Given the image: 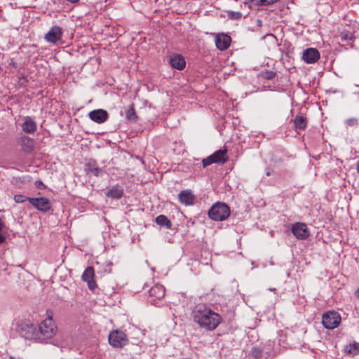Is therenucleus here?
Masks as SVG:
<instances>
[{"label": "nucleus", "instance_id": "f257e3e1", "mask_svg": "<svg viewBox=\"0 0 359 359\" xmlns=\"http://www.w3.org/2000/svg\"><path fill=\"white\" fill-rule=\"evenodd\" d=\"M195 323L206 331H213L222 323V316L204 304L194 307L191 313Z\"/></svg>", "mask_w": 359, "mask_h": 359}, {"label": "nucleus", "instance_id": "f03ea898", "mask_svg": "<svg viewBox=\"0 0 359 359\" xmlns=\"http://www.w3.org/2000/svg\"><path fill=\"white\" fill-rule=\"evenodd\" d=\"M47 318L44 319L38 327L40 337L44 339L52 337L56 332V325L53 320V312L46 311Z\"/></svg>", "mask_w": 359, "mask_h": 359}, {"label": "nucleus", "instance_id": "7ed1b4c3", "mask_svg": "<svg viewBox=\"0 0 359 359\" xmlns=\"http://www.w3.org/2000/svg\"><path fill=\"white\" fill-rule=\"evenodd\" d=\"M18 332L20 335L29 340L42 342L43 339L40 337L38 327L29 323H22L18 326Z\"/></svg>", "mask_w": 359, "mask_h": 359}, {"label": "nucleus", "instance_id": "20e7f679", "mask_svg": "<svg viewBox=\"0 0 359 359\" xmlns=\"http://www.w3.org/2000/svg\"><path fill=\"white\" fill-rule=\"evenodd\" d=\"M229 207L224 203H216L208 211L209 217L215 221H223L229 217Z\"/></svg>", "mask_w": 359, "mask_h": 359}, {"label": "nucleus", "instance_id": "39448f33", "mask_svg": "<svg viewBox=\"0 0 359 359\" xmlns=\"http://www.w3.org/2000/svg\"><path fill=\"white\" fill-rule=\"evenodd\" d=\"M341 318L339 313L332 311L324 313L322 317V324L324 327L328 330H333L338 327L341 323Z\"/></svg>", "mask_w": 359, "mask_h": 359}, {"label": "nucleus", "instance_id": "423d86ee", "mask_svg": "<svg viewBox=\"0 0 359 359\" xmlns=\"http://www.w3.org/2000/svg\"><path fill=\"white\" fill-rule=\"evenodd\" d=\"M150 299L149 302L155 306H161V299L165 296V289L162 285L156 284L154 285L149 291Z\"/></svg>", "mask_w": 359, "mask_h": 359}, {"label": "nucleus", "instance_id": "0eeeda50", "mask_svg": "<svg viewBox=\"0 0 359 359\" xmlns=\"http://www.w3.org/2000/svg\"><path fill=\"white\" fill-rule=\"evenodd\" d=\"M109 343L114 347L121 348L128 344V339L126 334L119 330H113L108 337Z\"/></svg>", "mask_w": 359, "mask_h": 359}, {"label": "nucleus", "instance_id": "6e6552de", "mask_svg": "<svg viewBox=\"0 0 359 359\" xmlns=\"http://www.w3.org/2000/svg\"><path fill=\"white\" fill-rule=\"evenodd\" d=\"M29 203L38 210L46 212L51 209V203L46 197H32Z\"/></svg>", "mask_w": 359, "mask_h": 359}, {"label": "nucleus", "instance_id": "1a4fd4ad", "mask_svg": "<svg viewBox=\"0 0 359 359\" xmlns=\"http://www.w3.org/2000/svg\"><path fill=\"white\" fill-rule=\"evenodd\" d=\"M293 235L299 240L306 239L309 236V231L304 223L296 222L291 229Z\"/></svg>", "mask_w": 359, "mask_h": 359}, {"label": "nucleus", "instance_id": "9d476101", "mask_svg": "<svg viewBox=\"0 0 359 359\" xmlns=\"http://www.w3.org/2000/svg\"><path fill=\"white\" fill-rule=\"evenodd\" d=\"M62 32L59 26H53L46 34L44 39L46 41L51 43H55L62 38Z\"/></svg>", "mask_w": 359, "mask_h": 359}, {"label": "nucleus", "instance_id": "9b49d317", "mask_svg": "<svg viewBox=\"0 0 359 359\" xmlns=\"http://www.w3.org/2000/svg\"><path fill=\"white\" fill-rule=\"evenodd\" d=\"M302 60L307 64H313L320 58V53L316 48H309L303 51Z\"/></svg>", "mask_w": 359, "mask_h": 359}, {"label": "nucleus", "instance_id": "f8f14e48", "mask_svg": "<svg viewBox=\"0 0 359 359\" xmlns=\"http://www.w3.org/2000/svg\"><path fill=\"white\" fill-rule=\"evenodd\" d=\"M94 269L92 266H88L82 274V280L87 283L88 287L90 290H93L96 287V283L94 280Z\"/></svg>", "mask_w": 359, "mask_h": 359}, {"label": "nucleus", "instance_id": "ddd939ff", "mask_svg": "<svg viewBox=\"0 0 359 359\" xmlns=\"http://www.w3.org/2000/svg\"><path fill=\"white\" fill-rule=\"evenodd\" d=\"M88 116L92 121L100 124L107 120L108 113L104 109H99L91 111Z\"/></svg>", "mask_w": 359, "mask_h": 359}, {"label": "nucleus", "instance_id": "4468645a", "mask_svg": "<svg viewBox=\"0 0 359 359\" xmlns=\"http://www.w3.org/2000/svg\"><path fill=\"white\" fill-rule=\"evenodd\" d=\"M85 170L87 173H90L94 176H100L102 172V168L97 165V162L94 159H89L85 165Z\"/></svg>", "mask_w": 359, "mask_h": 359}, {"label": "nucleus", "instance_id": "2eb2a0df", "mask_svg": "<svg viewBox=\"0 0 359 359\" xmlns=\"http://www.w3.org/2000/svg\"><path fill=\"white\" fill-rule=\"evenodd\" d=\"M231 43V38L226 34H218L215 38V45L221 50L226 49Z\"/></svg>", "mask_w": 359, "mask_h": 359}, {"label": "nucleus", "instance_id": "dca6fc26", "mask_svg": "<svg viewBox=\"0 0 359 359\" xmlns=\"http://www.w3.org/2000/svg\"><path fill=\"white\" fill-rule=\"evenodd\" d=\"M124 191L123 187L119 184H116L109 188L105 195L108 198L113 199H120L123 195Z\"/></svg>", "mask_w": 359, "mask_h": 359}, {"label": "nucleus", "instance_id": "f3484780", "mask_svg": "<svg viewBox=\"0 0 359 359\" xmlns=\"http://www.w3.org/2000/svg\"><path fill=\"white\" fill-rule=\"evenodd\" d=\"M179 201L185 205H190L194 203V196L191 190H183L178 195Z\"/></svg>", "mask_w": 359, "mask_h": 359}, {"label": "nucleus", "instance_id": "a211bd4d", "mask_svg": "<svg viewBox=\"0 0 359 359\" xmlns=\"http://www.w3.org/2000/svg\"><path fill=\"white\" fill-rule=\"evenodd\" d=\"M169 62L173 68L178 70H182L186 65L184 58L180 55H174L170 57Z\"/></svg>", "mask_w": 359, "mask_h": 359}, {"label": "nucleus", "instance_id": "6ab92c4d", "mask_svg": "<svg viewBox=\"0 0 359 359\" xmlns=\"http://www.w3.org/2000/svg\"><path fill=\"white\" fill-rule=\"evenodd\" d=\"M22 129L27 134L34 133L36 130V123L34 120L28 117L22 123Z\"/></svg>", "mask_w": 359, "mask_h": 359}, {"label": "nucleus", "instance_id": "aec40b11", "mask_svg": "<svg viewBox=\"0 0 359 359\" xmlns=\"http://www.w3.org/2000/svg\"><path fill=\"white\" fill-rule=\"evenodd\" d=\"M21 147L25 152L29 153L32 151L34 148L33 140L29 137L22 138L21 140Z\"/></svg>", "mask_w": 359, "mask_h": 359}, {"label": "nucleus", "instance_id": "412c9836", "mask_svg": "<svg viewBox=\"0 0 359 359\" xmlns=\"http://www.w3.org/2000/svg\"><path fill=\"white\" fill-rule=\"evenodd\" d=\"M293 123L296 130H304L307 125L306 118L302 115H297L293 120Z\"/></svg>", "mask_w": 359, "mask_h": 359}, {"label": "nucleus", "instance_id": "4be33fe9", "mask_svg": "<svg viewBox=\"0 0 359 359\" xmlns=\"http://www.w3.org/2000/svg\"><path fill=\"white\" fill-rule=\"evenodd\" d=\"M215 163H224L226 161V151L225 149H219L211 155Z\"/></svg>", "mask_w": 359, "mask_h": 359}, {"label": "nucleus", "instance_id": "5701e85b", "mask_svg": "<svg viewBox=\"0 0 359 359\" xmlns=\"http://www.w3.org/2000/svg\"><path fill=\"white\" fill-rule=\"evenodd\" d=\"M156 222L159 226L165 227L168 229H170L172 227L171 222L168 219V218L166 216L163 215H160L157 216L156 218Z\"/></svg>", "mask_w": 359, "mask_h": 359}, {"label": "nucleus", "instance_id": "b1692460", "mask_svg": "<svg viewBox=\"0 0 359 359\" xmlns=\"http://www.w3.org/2000/svg\"><path fill=\"white\" fill-rule=\"evenodd\" d=\"M345 352L351 355H356L359 353V344L353 343L346 346L344 348Z\"/></svg>", "mask_w": 359, "mask_h": 359}, {"label": "nucleus", "instance_id": "393cba45", "mask_svg": "<svg viewBox=\"0 0 359 359\" xmlns=\"http://www.w3.org/2000/svg\"><path fill=\"white\" fill-rule=\"evenodd\" d=\"M340 41L342 42L344 41H351L354 39V35L351 32H342L339 34Z\"/></svg>", "mask_w": 359, "mask_h": 359}, {"label": "nucleus", "instance_id": "a878e982", "mask_svg": "<svg viewBox=\"0 0 359 359\" xmlns=\"http://www.w3.org/2000/svg\"><path fill=\"white\" fill-rule=\"evenodd\" d=\"M249 355L254 359H261L262 357V351L258 347H253Z\"/></svg>", "mask_w": 359, "mask_h": 359}, {"label": "nucleus", "instance_id": "bb28decb", "mask_svg": "<svg viewBox=\"0 0 359 359\" xmlns=\"http://www.w3.org/2000/svg\"><path fill=\"white\" fill-rule=\"evenodd\" d=\"M32 198V197H27L24 195H21V194H17V195H15L14 196V201L15 203H25V201H29V200Z\"/></svg>", "mask_w": 359, "mask_h": 359}, {"label": "nucleus", "instance_id": "cd10ccee", "mask_svg": "<svg viewBox=\"0 0 359 359\" xmlns=\"http://www.w3.org/2000/svg\"><path fill=\"white\" fill-rule=\"evenodd\" d=\"M228 18L231 20H238L242 17V13L240 12H236L232 11H227Z\"/></svg>", "mask_w": 359, "mask_h": 359}, {"label": "nucleus", "instance_id": "c85d7f7f", "mask_svg": "<svg viewBox=\"0 0 359 359\" xmlns=\"http://www.w3.org/2000/svg\"><path fill=\"white\" fill-rule=\"evenodd\" d=\"M135 109L133 107H130L126 111V118L128 120L134 121L136 118Z\"/></svg>", "mask_w": 359, "mask_h": 359}, {"label": "nucleus", "instance_id": "c756f323", "mask_svg": "<svg viewBox=\"0 0 359 359\" xmlns=\"http://www.w3.org/2000/svg\"><path fill=\"white\" fill-rule=\"evenodd\" d=\"M203 167H206L208 165H210L214 163H215V160L213 159L212 156L210 155L208 157L203 159L202 161Z\"/></svg>", "mask_w": 359, "mask_h": 359}, {"label": "nucleus", "instance_id": "7c9ffc66", "mask_svg": "<svg viewBox=\"0 0 359 359\" xmlns=\"http://www.w3.org/2000/svg\"><path fill=\"white\" fill-rule=\"evenodd\" d=\"M250 3L255 6H268L266 0H249Z\"/></svg>", "mask_w": 359, "mask_h": 359}, {"label": "nucleus", "instance_id": "2f4dec72", "mask_svg": "<svg viewBox=\"0 0 359 359\" xmlns=\"http://www.w3.org/2000/svg\"><path fill=\"white\" fill-rule=\"evenodd\" d=\"M348 126H355L357 123L356 118H348L346 121Z\"/></svg>", "mask_w": 359, "mask_h": 359}, {"label": "nucleus", "instance_id": "473e14b6", "mask_svg": "<svg viewBox=\"0 0 359 359\" xmlns=\"http://www.w3.org/2000/svg\"><path fill=\"white\" fill-rule=\"evenodd\" d=\"M276 74L273 72H268L266 73L265 78L266 79H271L275 76Z\"/></svg>", "mask_w": 359, "mask_h": 359}, {"label": "nucleus", "instance_id": "72a5a7b5", "mask_svg": "<svg viewBox=\"0 0 359 359\" xmlns=\"http://www.w3.org/2000/svg\"><path fill=\"white\" fill-rule=\"evenodd\" d=\"M35 185L39 189H43L45 187L44 184L41 181H40V180L36 181Z\"/></svg>", "mask_w": 359, "mask_h": 359}, {"label": "nucleus", "instance_id": "f704fd0d", "mask_svg": "<svg viewBox=\"0 0 359 359\" xmlns=\"http://www.w3.org/2000/svg\"><path fill=\"white\" fill-rule=\"evenodd\" d=\"M266 1L268 3V6H270V5H272V4L279 1L280 0H266Z\"/></svg>", "mask_w": 359, "mask_h": 359}, {"label": "nucleus", "instance_id": "c9c22d12", "mask_svg": "<svg viewBox=\"0 0 359 359\" xmlns=\"http://www.w3.org/2000/svg\"><path fill=\"white\" fill-rule=\"evenodd\" d=\"M67 1L72 4H75V3H77L79 0H67Z\"/></svg>", "mask_w": 359, "mask_h": 359}, {"label": "nucleus", "instance_id": "e433bc0d", "mask_svg": "<svg viewBox=\"0 0 359 359\" xmlns=\"http://www.w3.org/2000/svg\"><path fill=\"white\" fill-rule=\"evenodd\" d=\"M257 25L261 26V25H262V20H259V19H258V20H257Z\"/></svg>", "mask_w": 359, "mask_h": 359}, {"label": "nucleus", "instance_id": "4c0bfd02", "mask_svg": "<svg viewBox=\"0 0 359 359\" xmlns=\"http://www.w3.org/2000/svg\"><path fill=\"white\" fill-rule=\"evenodd\" d=\"M355 294H356V297L359 299V287H358V289L357 290V291H356V293H355Z\"/></svg>", "mask_w": 359, "mask_h": 359}, {"label": "nucleus", "instance_id": "58836bf2", "mask_svg": "<svg viewBox=\"0 0 359 359\" xmlns=\"http://www.w3.org/2000/svg\"><path fill=\"white\" fill-rule=\"evenodd\" d=\"M269 290L271 291V292H275L276 291V288H269Z\"/></svg>", "mask_w": 359, "mask_h": 359}, {"label": "nucleus", "instance_id": "ea45409f", "mask_svg": "<svg viewBox=\"0 0 359 359\" xmlns=\"http://www.w3.org/2000/svg\"><path fill=\"white\" fill-rule=\"evenodd\" d=\"M357 171L359 173V162L357 164Z\"/></svg>", "mask_w": 359, "mask_h": 359}, {"label": "nucleus", "instance_id": "a19ab883", "mask_svg": "<svg viewBox=\"0 0 359 359\" xmlns=\"http://www.w3.org/2000/svg\"><path fill=\"white\" fill-rule=\"evenodd\" d=\"M266 175L267 176H270V175H271V172H270L269 171H267V172H266Z\"/></svg>", "mask_w": 359, "mask_h": 359}]
</instances>
